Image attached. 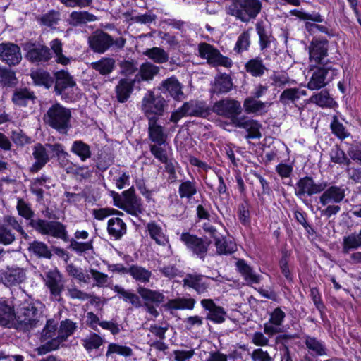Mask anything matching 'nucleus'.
<instances>
[{
    "label": "nucleus",
    "mask_w": 361,
    "mask_h": 361,
    "mask_svg": "<svg viewBox=\"0 0 361 361\" xmlns=\"http://www.w3.org/2000/svg\"><path fill=\"white\" fill-rule=\"evenodd\" d=\"M61 14L59 11L50 10L47 13L41 16L38 20L41 24L47 27L56 25L59 22Z\"/></svg>",
    "instance_id": "nucleus-62"
},
{
    "label": "nucleus",
    "mask_w": 361,
    "mask_h": 361,
    "mask_svg": "<svg viewBox=\"0 0 361 361\" xmlns=\"http://www.w3.org/2000/svg\"><path fill=\"white\" fill-rule=\"evenodd\" d=\"M137 292L146 302H151L158 305L164 299V295L161 293L142 286H139L137 288Z\"/></svg>",
    "instance_id": "nucleus-46"
},
{
    "label": "nucleus",
    "mask_w": 361,
    "mask_h": 361,
    "mask_svg": "<svg viewBox=\"0 0 361 361\" xmlns=\"http://www.w3.org/2000/svg\"><path fill=\"white\" fill-rule=\"evenodd\" d=\"M261 9L262 3L259 0H231L227 8L228 14L244 23L255 18Z\"/></svg>",
    "instance_id": "nucleus-6"
},
{
    "label": "nucleus",
    "mask_w": 361,
    "mask_h": 361,
    "mask_svg": "<svg viewBox=\"0 0 361 361\" xmlns=\"http://www.w3.org/2000/svg\"><path fill=\"white\" fill-rule=\"evenodd\" d=\"M62 46L63 44L59 39H55L50 43L51 49L55 54L56 62L66 66L70 63V59L63 54Z\"/></svg>",
    "instance_id": "nucleus-54"
},
{
    "label": "nucleus",
    "mask_w": 361,
    "mask_h": 361,
    "mask_svg": "<svg viewBox=\"0 0 361 361\" xmlns=\"http://www.w3.org/2000/svg\"><path fill=\"white\" fill-rule=\"evenodd\" d=\"M202 307L208 312L206 319L216 324H221L226 320L227 313L221 306L216 305L212 299H203L200 302Z\"/></svg>",
    "instance_id": "nucleus-22"
},
{
    "label": "nucleus",
    "mask_w": 361,
    "mask_h": 361,
    "mask_svg": "<svg viewBox=\"0 0 361 361\" xmlns=\"http://www.w3.org/2000/svg\"><path fill=\"white\" fill-rule=\"evenodd\" d=\"M233 82L231 78L226 74H221L215 77L210 92L212 94H225L231 90Z\"/></svg>",
    "instance_id": "nucleus-29"
},
{
    "label": "nucleus",
    "mask_w": 361,
    "mask_h": 361,
    "mask_svg": "<svg viewBox=\"0 0 361 361\" xmlns=\"http://www.w3.org/2000/svg\"><path fill=\"white\" fill-rule=\"evenodd\" d=\"M0 60L10 66L18 65L22 60L20 47L11 42L1 43Z\"/></svg>",
    "instance_id": "nucleus-18"
},
{
    "label": "nucleus",
    "mask_w": 361,
    "mask_h": 361,
    "mask_svg": "<svg viewBox=\"0 0 361 361\" xmlns=\"http://www.w3.org/2000/svg\"><path fill=\"white\" fill-rule=\"evenodd\" d=\"M71 152L77 155L82 161H85L92 156L90 147L82 140H75L73 142Z\"/></svg>",
    "instance_id": "nucleus-48"
},
{
    "label": "nucleus",
    "mask_w": 361,
    "mask_h": 361,
    "mask_svg": "<svg viewBox=\"0 0 361 361\" xmlns=\"http://www.w3.org/2000/svg\"><path fill=\"white\" fill-rule=\"evenodd\" d=\"M330 128L332 133L341 140H344L350 135V133L347 130L343 123L338 121L336 116L333 117Z\"/></svg>",
    "instance_id": "nucleus-61"
},
{
    "label": "nucleus",
    "mask_w": 361,
    "mask_h": 361,
    "mask_svg": "<svg viewBox=\"0 0 361 361\" xmlns=\"http://www.w3.org/2000/svg\"><path fill=\"white\" fill-rule=\"evenodd\" d=\"M25 279V271L22 268H12L8 269L2 277L6 286H13L22 283Z\"/></svg>",
    "instance_id": "nucleus-37"
},
{
    "label": "nucleus",
    "mask_w": 361,
    "mask_h": 361,
    "mask_svg": "<svg viewBox=\"0 0 361 361\" xmlns=\"http://www.w3.org/2000/svg\"><path fill=\"white\" fill-rule=\"evenodd\" d=\"M4 224L0 223V245L8 246L16 241V233L18 231L25 239L28 238L20 224L13 216L6 215L3 217Z\"/></svg>",
    "instance_id": "nucleus-10"
},
{
    "label": "nucleus",
    "mask_w": 361,
    "mask_h": 361,
    "mask_svg": "<svg viewBox=\"0 0 361 361\" xmlns=\"http://www.w3.org/2000/svg\"><path fill=\"white\" fill-rule=\"evenodd\" d=\"M184 286L195 290L198 294H204L209 288V278L201 274H187L183 280Z\"/></svg>",
    "instance_id": "nucleus-24"
},
{
    "label": "nucleus",
    "mask_w": 361,
    "mask_h": 361,
    "mask_svg": "<svg viewBox=\"0 0 361 361\" xmlns=\"http://www.w3.org/2000/svg\"><path fill=\"white\" fill-rule=\"evenodd\" d=\"M35 97L32 92H30L27 89L16 90L12 97L13 102L18 106H25L28 101L34 100Z\"/></svg>",
    "instance_id": "nucleus-52"
},
{
    "label": "nucleus",
    "mask_w": 361,
    "mask_h": 361,
    "mask_svg": "<svg viewBox=\"0 0 361 361\" xmlns=\"http://www.w3.org/2000/svg\"><path fill=\"white\" fill-rule=\"evenodd\" d=\"M49 145H53V144L42 145L37 143L33 147L32 154L35 161L30 169V172H38L49 161V152H51L48 147Z\"/></svg>",
    "instance_id": "nucleus-19"
},
{
    "label": "nucleus",
    "mask_w": 361,
    "mask_h": 361,
    "mask_svg": "<svg viewBox=\"0 0 361 361\" xmlns=\"http://www.w3.org/2000/svg\"><path fill=\"white\" fill-rule=\"evenodd\" d=\"M197 192L196 183L194 180L183 181L178 188V194L181 199H191Z\"/></svg>",
    "instance_id": "nucleus-53"
},
{
    "label": "nucleus",
    "mask_w": 361,
    "mask_h": 361,
    "mask_svg": "<svg viewBox=\"0 0 361 361\" xmlns=\"http://www.w3.org/2000/svg\"><path fill=\"white\" fill-rule=\"evenodd\" d=\"M147 228L152 239L158 245H166L168 243V238L164 234L161 227L155 221L149 222Z\"/></svg>",
    "instance_id": "nucleus-44"
},
{
    "label": "nucleus",
    "mask_w": 361,
    "mask_h": 361,
    "mask_svg": "<svg viewBox=\"0 0 361 361\" xmlns=\"http://www.w3.org/2000/svg\"><path fill=\"white\" fill-rule=\"evenodd\" d=\"M144 54L159 64L165 63L169 59V54L164 49L157 47L146 49Z\"/></svg>",
    "instance_id": "nucleus-49"
},
{
    "label": "nucleus",
    "mask_w": 361,
    "mask_h": 361,
    "mask_svg": "<svg viewBox=\"0 0 361 361\" xmlns=\"http://www.w3.org/2000/svg\"><path fill=\"white\" fill-rule=\"evenodd\" d=\"M158 120L148 121V133L149 140L159 145L166 143L167 135L164 127L157 123Z\"/></svg>",
    "instance_id": "nucleus-31"
},
{
    "label": "nucleus",
    "mask_w": 361,
    "mask_h": 361,
    "mask_svg": "<svg viewBox=\"0 0 361 361\" xmlns=\"http://www.w3.org/2000/svg\"><path fill=\"white\" fill-rule=\"evenodd\" d=\"M330 159L332 162L336 164H344L345 166L351 164L350 159L346 156L345 153L337 146L331 149Z\"/></svg>",
    "instance_id": "nucleus-63"
},
{
    "label": "nucleus",
    "mask_w": 361,
    "mask_h": 361,
    "mask_svg": "<svg viewBox=\"0 0 361 361\" xmlns=\"http://www.w3.org/2000/svg\"><path fill=\"white\" fill-rule=\"evenodd\" d=\"M327 186L326 182L315 183L310 176H305L298 180L295 189V195L300 198L304 195L312 196L324 191Z\"/></svg>",
    "instance_id": "nucleus-16"
},
{
    "label": "nucleus",
    "mask_w": 361,
    "mask_h": 361,
    "mask_svg": "<svg viewBox=\"0 0 361 361\" xmlns=\"http://www.w3.org/2000/svg\"><path fill=\"white\" fill-rule=\"evenodd\" d=\"M97 20L96 16L86 11H73L68 18V23L73 27L81 26Z\"/></svg>",
    "instance_id": "nucleus-32"
},
{
    "label": "nucleus",
    "mask_w": 361,
    "mask_h": 361,
    "mask_svg": "<svg viewBox=\"0 0 361 361\" xmlns=\"http://www.w3.org/2000/svg\"><path fill=\"white\" fill-rule=\"evenodd\" d=\"M328 53L326 39H314L309 47L310 59L317 64H324Z\"/></svg>",
    "instance_id": "nucleus-23"
},
{
    "label": "nucleus",
    "mask_w": 361,
    "mask_h": 361,
    "mask_svg": "<svg viewBox=\"0 0 361 361\" xmlns=\"http://www.w3.org/2000/svg\"><path fill=\"white\" fill-rule=\"evenodd\" d=\"M128 274H130L136 281L147 283L149 282L152 277V271L137 264H132L128 268Z\"/></svg>",
    "instance_id": "nucleus-41"
},
{
    "label": "nucleus",
    "mask_w": 361,
    "mask_h": 361,
    "mask_svg": "<svg viewBox=\"0 0 361 361\" xmlns=\"http://www.w3.org/2000/svg\"><path fill=\"white\" fill-rule=\"evenodd\" d=\"M168 107L167 101L152 91H148L141 102L142 111L148 121L159 120Z\"/></svg>",
    "instance_id": "nucleus-7"
},
{
    "label": "nucleus",
    "mask_w": 361,
    "mask_h": 361,
    "mask_svg": "<svg viewBox=\"0 0 361 361\" xmlns=\"http://www.w3.org/2000/svg\"><path fill=\"white\" fill-rule=\"evenodd\" d=\"M31 77L35 84L43 85L47 88H49L54 82V80L50 74L44 71L33 72Z\"/></svg>",
    "instance_id": "nucleus-59"
},
{
    "label": "nucleus",
    "mask_w": 361,
    "mask_h": 361,
    "mask_svg": "<svg viewBox=\"0 0 361 361\" xmlns=\"http://www.w3.org/2000/svg\"><path fill=\"white\" fill-rule=\"evenodd\" d=\"M198 51L200 56L207 59L208 63L214 66H224L230 68L233 65L232 60L223 56L218 49L212 45L203 42L199 44Z\"/></svg>",
    "instance_id": "nucleus-11"
},
{
    "label": "nucleus",
    "mask_w": 361,
    "mask_h": 361,
    "mask_svg": "<svg viewBox=\"0 0 361 361\" xmlns=\"http://www.w3.org/2000/svg\"><path fill=\"white\" fill-rule=\"evenodd\" d=\"M180 240L184 243L190 251L202 259L206 257L212 243L206 238H199L189 233H183L180 235Z\"/></svg>",
    "instance_id": "nucleus-14"
},
{
    "label": "nucleus",
    "mask_w": 361,
    "mask_h": 361,
    "mask_svg": "<svg viewBox=\"0 0 361 361\" xmlns=\"http://www.w3.org/2000/svg\"><path fill=\"white\" fill-rule=\"evenodd\" d=\"M215 246L216 247V252L219 255H229L235 252L236 250V245L232 241H227L222 236L216 238Z\"/></svg>",
    "instance_id": "nucleus-57"
},
{
    "label": "nucleus",
    "mask_w": 361,
    "mask_h": 361,
    "mask_svg": "<svg viewBox=\"0 0 361 361\" xmlns=\"http://www.w3.org/2000/svg\"><path fill=\"white\" fill-rule=\"evenodd\" d=\"M193 298H177L169 300L164 307L169 310H192L195 305Z\"/></svg>",
    "instance_id": "nucleus-42"
},
{
    "label": "nucleus",
    "mask_w": 361,
    "mask_h": 361,
    "mask_svg": "<svg viewBox=\"0 0 361 361\" xmlns=\"http://www.w3.org/2000/svg\"><path fill=\"white\" fill-rule=\"evenodd\" d=\"M46 287L49 290L51 296L60 300L61 293L64 290L63 277L57 269H50L42 276Z\"/></svg>",
    "instance_id": "nucleus-15"
},
{
    "label": "nucleus",
    "mask_w": 361,
    "mask_h": 361,
    "mask_svg": "<svg viewBox=\"0 0 361 361\" xmlns=\"http://www.w3.org/2000/svg\"><path fill=\"white\" fill-rule=\"evenodd\" d=\"M114 204L128 214L137 216L143 212L142 200L135 194L133 188L125 190L121 195L111 192Z\"/></svg>",
    "instance_id": "nucleus-8"
},
{
    "label": "nucleus",
    "mask_w": 361,
    "mask_h": 361,
    "mask_svg": "<svg viewBox=\"0 0 361 361\" xmlns=\"http://www.w3.org/2000/svg\"><path fill=\"white\" fill-rule=\"evenodd\" d=\"M54 92L56 94L60 95L68 87L75 85V82L69 73L66 71H59L54 73Z\"/></svg>",
    "instance_id": "nucleus-27"
},
{
    "label": "nucleus",
    "mask_w": 361,
    "mask_h": 361,
    "mask_svg": "<svg viewBox=\"0 0 361 361\" xmlns=\"http://www.w3.org/2000/svg\"><path fill=\"white\" fill-rule=\"evenodd\" d=\"M234 126L238 128H244L247 131L246 138H260L261 133L259 128L261 125L255 120L250 119L245 116L236 118Z\"/></svg>",
    "instance_id": "nucleus-26"
},
{
    "label": "nucleus",
    "mask_w": 361,
    "mask_h": 361,
    "mask_svg": "<svg viewBox=\"0 0 361 361\" xmlns=\"http://www.w3.org/2000/svg\"><path fill=\"white\" fill-rule=\"evenodd\" d=\"M314 103L321 107H329L334 103V99L330 97L327 90H323L321 92L313 94L307 101Z\"/></svg>",
    "instance_id": "nucleus-51"
},
{
    "label": "nucleus",
    "mask_w": 361,
    "mask_h": 361,
    "mask_svg": "<svg viewBox=\"0 0 361 361\" xmlns=\"http://www.w3.org/2000/svg\"><path fill=\"white\" fill-rule=\"evenodd\" d=\"M112 289L117 293V297L120 300H122L125 302L130 303L135 308H140L142 306L140 296L132 290H126L119 285H115Z\"/></svg>",
    "instance_id": "nucleus-30"
},
{
    "label": "nucleus",
    "mask_w": 361,
    "mask_h": 361,
    "mask_svg": "<svg viewBox=\"0 0 361 361\" xmlns=\"http://www.w3.org/2000/svg\"><path fill=\"white\" fill-rule=\"evenodd\" d=\"M183 88V85L175 76L163 80L159 87V90L163 93L169 94L174 100L178 102L185 98Z\"/></svg>",
    "instance_id": "nucleus-20"
},
{
    "label": "nucleus",
    "mask_w": 361,
    "mask_h": 361,
    "mask_svg": "<svg viewBox=\"0 0 361 361\" xmlns=\"http://www.w3.org/2000/svg\"><path fill=\"white\" fill-rule=\"evenodd\" d=\"M305 343L314 356H323L327 354V349L324 343L315 337L306 335L305 336Z\"/></svg>",
    "instance_id": "nucleus-43"
},
{
    "label": "nucleus",
    "mask_w": 361,
    "mask_h": 361,
    "mask_svg": "<svg viewBox=\"0 0 361 361\" xmlns=\"http://www.w3.org/2000/svg\"><path fill=\"white\" fill-rule=\"evenodd\" d=\"M159 66L150 62H145L140 66L139 72L136 74L134 79L137 82L151 80L159 73Z\"/></svg>",
    "instance_id": "nucleus-34"
},
{
    "label": "nucleus",
    "mask_w": 361,
    "mask_h": 361,
    "mask_svg": "<svg viewBox=\"0 0 361 361\" xmlns=\"http://www.w3.org/2000/svg\"><path fill=\"white\" fill-rule=\"evenodd\" d=\"M136 80L135 79H121L115 87L116 97L119 102L123 103L130 97L133 91Z\"/></svg>",
    "instance_id": "nucleus-28"
},
{
    "label": "nucleus",
    "mask_w": 361,
    "mask_h": 361,
    "mask_svg": "<svg viewBox=\"0 0 361 361\" xmlns=\"http://www.w3.org/2000/svg\"><path fill=\"white\" fill-rule=\"evenodd\" d=\"M22 47L26 51L25 58L31 63H42L51 59V50L45 45L27 42L23 43Z\"/></svg>",
    "instance_id": "nucleus-13"
},
{
    "label": "nucleus",
    "mask_w": 361,
    "mask_h": 361,
    "mask_svg": "<svg viewBox=\"0 0 361 361\" xmlns=\"http://www.w3.org/2000/svg\"><path fill=\"white\" fill-rule=\"evenodd\" d=\"M310 71L312 75L307 87L311 90H317L326 86L338 74V70L333 68L331 63L318 64L313 66Z\"/></svg>",
    "instance_id": "nucleus-9"
},
{
    "label": "nucleus",
    "mask_w": 361,
    "mask_h": 361,
    "mask_svg": "<svg viewBox=\"0 0 361 361\" xmlns=\"http://www.w3.org/2000/svg\"><path fill=\"white\" fill-rule=\"evenodd\" d=\"M211 110L219 116L231 118L233 125L235 120L240 118L238 115L242 112L240 103L231 99H224L215 102Z\"/></svg>",
    "instance_id": "nucleus-12"
},
{
    "label": "nucleus",
    "mask_w": 361,
    "mask_h": 361,
    "mask_svg": "<svg viewBox=\"0 0 361 361\" xmlns=\"http://www.w3.org/2000/svg\"><path fill=\"white\" fill-rule=\"evenodd\" d=\"M272 104V102H263L257 100L253 97H248L245 99L243 106L245 111L248 114H262L268 111V108Z\"/></svg>",
    "instance_id": "nucleus-33"
},
{
    "label": "nucleus",
    "mask_w": 361,
    "mask_h": 361,
    "mask_svg": "<svg viewBox=\"0 0 361 361\" xmlns=\"http://www.w3.org/2000/svg\"><path fill=\"white\" fill-rule=\"evenodd\" d=\"M245 69L247 73L255 78L263 76L268 71V68L264 64L263 61L259 57L250 59L245 65Z\"/></svg>",
    "instance_id": "nucleus-39"
},
{
    "label": "nucleus",
    "mask_w": 361,
    "mask_h": 361,
    "mask_svg": "<svg viewBox=\"0 0 361 361\" xmlns=\"http://www.w3.org/2000/svg\"><path fill=\"white\" fill-rule=\"evenodd\" d=\"M107 231L111 236L118 240L126 234V225L121 219L113 217L108 221Z\"/></svg>",
    "instance_id": "nucleus-38"
},
{
    "label": "nucleus",
    "mask_w": 361,
    "mask_h": 361,
    "mask_svg": "<svg viewBox=\"0 0 361 361\" xmlns=\"http://www.w3.org/2000/svg\"><path fill=\"white\" fill-rule=\"evenodd\" d=\"M16 209L18 214L27 220H29L28 226L36 232L44 235H50L55 238L68 240V232L66 226L57 221H47L39 218L33 219L35 213L30 204L23 199H18Z\"/></svg>",
    "instance_id": "nucleus-1"
},
{
    "label": "nucleus",
    "mask_w": 361,
    "mask_h": 361,
    "mask_svg": "<svg viewBox=\"0 0 361 361\" xmlns=\"http://www.w3.org/2000/svg\"><path fill=\"white\" fill-rule=\"evenodd\" d=\"M58 334L59 330L57 322L54 319L47 320L45 326L41 332L39 338L40 341L44 343V344L41 345L36 349L38 355H45L49 352L56 350L47 348V345L49 344L54 339H56Z\"/></svg>",
    "instance_id": "nucleus-17"
},
{
    "label": "nucleus",
    "mask_w": 361,
    "mask_h": 361,
    "mask_svg": "<svg viewBox=\"0 0 361 361\" xmlns=\"http://www.w3.org/2000/svg\"><path fill=\"white\" fill-rule=\"evenodd\" d=\"M256 30L259 38V46L261 50H264L270 47L271 42L274 41V38L271 31L263 24V23H257L256 24Z\"/></svg>",
    "instance_id": "nucleus-45"
},
{
    "label": "nucleus",
    "mask_w": 361,
    "mask_h": 361,
    "mask_svg": "<svg viewBox=\"0 0 361 361\" xmlns=\"http://www.w3.org/2000/svg\"><path fill=\"white\" fill-rule=\"evenodd\" d=\"M68 241H69L70 243L69 247L78 255H82L86 253L89 250H93L92 240H90L85 243H81L72 238L71 240L68 239L66 242Z\"/></svg>",
    "instance_id": "nucleus-64"
},
{
    "label": "nucleus",
    "mask_w": 361,
    "mask_h": 361,
    "mask_svg": "<svg viewBox=\"0 0 361 361\" xmlns=\"http://www.w3.org/2000/svg\"><path fill=\"white\" fill-rule=\"evenodd\" d=\"M71 109L57 102L49 107L43 115L44 123L61 134L68 133L71 127Z\"/></svg>",
    "instance_id": "nucleus-3"
},
{
    "label": "nucleus",
    "mask_w": 361,
    "mask_h": 361,
    "mask_svg": "<svg viewBox=\"0 0 361 361\" xmlns=\"http://www.w3.org/2000/svg\"><path fill=\"white\" fill-rule=\"evenodd\" d=\"M319 197V202L326 206L329 204H339L345 197V188L343 185H331L325 188Z\"/></svg>",
    "instance_id": "nucleus-21"
},
{
    "label": "nucleus",
    "mask_w": 361,
    "mask_h": 361,
    "mask_svg": "<svg viewBox=\"0 0 361 361\" xmlns=\"http://www.w3.org/2000/svg\"><path fill=\"white\" fill-rule=\"evenodd\" d=\"M113 354H117L121 356L128 357L133 355V350L126 345H122L118 343H111L108 345L106 353L107 357H111Z\"/></svg>",
    "instance_id": "nucleus-56"
},
{
    "label": "nucleus",
    "mask_w": 361,
    "mask_h": 361,
    "mask_svg": "<svg viewBox=\"0 0 361 361\" xmlns=\"http://www.w3.org/2000/svg\"><path fill=\"white\" fill-rule=\"evenodd\" d=\"M307 95V91L300 88H287L284 90L279 96V102L287 105L290 103H295L301 97Z\"/></svg>",
    "instance_id": "nucleus-35"
},
{
    "label": "nucleus",
    "mask_w": 361,
    "mask_h": 361,
    "mask_svg": "<svg viewBox=\"0 0 361 361\" xmlns=\"http://www.w3.org/2000/svg\"><path fill=\"white\" fill-rule=\"evenodd\" d=\"M51 150V157H57V160L61 166L64 167L68 163V153L64 150L63 146L60 143H55L53 145L48 146Z\"/></svg>",
    "instance_id": "nucleus-58"
},
{
    "label": "nucleus",
    "mask_w": 361,
    "mask_h": 361,
    "mask_svg": "<svg viewBox=\"0 0 361 361\" xmlns=\"http://www.w3.org/2000/svg\"><path fill=\"white\" fill-rule=\"evenodd\" d=\"M212 113L211 108L205 101L192 99L185 102L171 113L169 121L177 123L183 117L194 116L206 118Z\"/></svg>",
    "instance_id": "nucleus-5"
},
{
    "label": "nucleus",
    "mask_w": 361,
    "mask_h": 361,
    "mask_svg": "<svg viewBox=\"0 0 361 361\" xmlns=\"http://www.w3.org/2000/svg\"><path fill=\"white\" fill-rule=\"evenodd\" d=\"M28 250L39 257L51 259L52 256L51 251L48 246L43 242L33 241L29 244Z\"/></svg>",
    "instance_id": "nucleus-50"
},
{
    "label": "nucleus",
    "mask_w": 361,
    "mask_h": 361,
    "mask_svg": "<svg viewBox=\"0 0 361 361\" xmlns=\"http://www.w3.org/2000/svg\"><path fill=\"white\" fill-rule=\"evenodd\" d=\"M82 345L87 352L94 349H98L103 343L104 339L95 333L90 334L82 340Z\"/></svg>",
    "instance_id": "nucleus-60"
},
{
    "label": "nucleus",
    "mask_w": 361,
    "mask_h": 361,
    "mask_svg": "<svg viewBox=\"0 0 361 361\" xmlns=\"http://www.w3.org/2000/svg\"><path fill=\"white\" fill-rule=\"evenodd\" d=\"M76 329L75 324L72 321L66 319L62 321L60 324L57 338L54 339L49 344L47 345V348L49 349H58L61 344L64 342L66 338L73 334Z\"/></svg>",
    "instance_id": "nucleus-25"
},
{
    "label": "nucleus",
    "mask_w": 361,
    "mask_h": 361,
    "mask_svg": "<svg viewBox=\"0 0 361 361\" xmlns=\"http://www.w3.org/2000/svg\"><path fill=\"white\" fill-rule=\"evenodd\" d=\"M116 61L113 58L103 57L100 60L92 62L90 67L102 75L110 74L115 68Z\"/></svg>",
    "instance_id": "nucleus-40"
},
{
    "label": "nucleus",
    "mask_w": 361,
    "mask_h": 361,
    "mask_svg": "<svg viewBox=\"0 0 361 361\" xmlns=\"http://www.w3.org/2000/svg\"><path fill=\"white\" fill-rule=\"evenodd\" d=\"M236 266L239 271L244 276L245 280L250 283H259L260 276L255 274L253 269L243 259L236 262Z\"/></svg>",
    "instance_id": "nucleus-47"
},
{
    "label": "nucleus",
    "mask_w": 361,
    "mask_h": 361,
    "mask_svg": "<svg viewBox=\"0 0 361 361\" xmlns=\"http://www.w3.org/2000/svg\"><path fill=\"white\" fill-rule=\"evenodd\" d=\"M62 46L63 44L59 39H55L50 43L51 49L55 54L56 62L66 66L70 63V59L63 54Z\"/></svg>",
    "instance_id": "nucleus-55"
},
{
    "label": "nucleus",
    "mask_w": 361,
    "mask_h": 361,
    "mask_svg": "<svg viewBox=\"0 0 361 361\" xmlns=\"http://www.w3.org/2000/svg\"><path fill=\"white\" fill-rule=\"evenodd\" d=\"M42 319V304L26 300L16 309V328L27 331L37 327Z\"/></svg>",
    "instance_id": "nucleus-2"
},
{
    "label": "nucleus",
    "mask_w": 361,
    "mask_h": 361,
    "mask_svg": "<svg viewBox=\"0 0 361 361\" xmlns=\"http://www.w3.org/2000/svg\"><path fill=\"white\" fill-rule=\"evenodd\" d=\"M126 39L123 37H114L102 30H97L88 37L90 48L98 54H104L112 49L121 50L126 44Z\"/></svg>",
    "instance_id": "nucleus-4"
},
{
    "label": "nucleus",
    "mask_w": 361,
    "mask_h": 361,
    "mask_svg": "<svg viewBox=\"0 0 361 361\" xmlns=\"http://www.w3.org/2000/svg\"><path fill=\"white\" fill-rule=\"evenodd\" d=\"M16 310L12 304L6 300H0V325L7 326L16 320Z\"/></svg>",
    "instance_id": "nucleus-36"
}]
</instances>
